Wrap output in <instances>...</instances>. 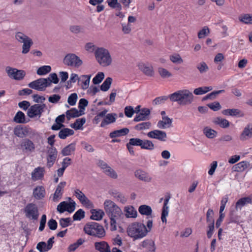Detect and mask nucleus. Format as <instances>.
<instances>
[{
    "label": "nucleus",
    "instance_id": "obj_1",
    "mask_svg": "<svg viewBox=\"0 0 252 252\" xmlns=\"http://www.w3.org/2000/svg\"><path fill=\"white\" fill-rule=\"evenodd\" d=\"M105 212L110 219V230H117V220L123 216L122 209L113 201L106 199L103 203Z\"/></svg>",
    "mask_w": 252,
    "mask_h": 252
},
{
    "label": "nucleus",
    "instance_id": "obj_2",
    "mask_svg": "<svg viewBox=\"0 0 252 252\" xmlns=\"http://www.w3.org/2000/svg\"><path fill=\"white\" fill-rule=\"evenodd\" d=\"M172 102H176L182 106L190 104L193 101L192 93L187 89L178 90L169 95Z\"/></svg>",
    "mask_w": 252,
    "mask_h": 252
},
{
    "label": "nucleus",
    "instance_id": "obj_3",
    "mask_svg": "<svg viewBox=\"0 0 252 252\" xmlns=\"http://www.w3.org/2000/svg\"><path fill=\"white\" fill-rule=\"evenodd\" d=\"M126 233L133 240L142 239L147 235L146 226L141 222L131 223L127 226Z\"/></svg>",
    "mask_w": 252,
    "mask_h": 252
},
{
    "label": "nucleus",
    "instance_id": "obj_4",
    "mask_svg": "<svg viewBox=\"0 0 252 252\" xmlns=\"http://www.w3.org/2000/svg\"><path fill=\"white\" fill-rule=\"evenodd\" d=\"M94 57L98 64L104 67L112 64L113 59L109 50L104 47H97L94 51Z\"/></svg>",
    "mask_w": 252,
    "mask_h": 252
},
{
    "label": "nucleus",
    "instance_id": "obj_5",
    "mask_svg": "<svg viewBox=\"0 0 252 252\" xmlns=\"http://www.w3.org/2000/svg\"><path fill=\"white\" fill-rule=\"evenodd\" d=\"M15 41L20 44H23L22 46V53L26 54L28 53L33 45L32 39L26 34L22 32H16L14 33Z\"/></svg>",
    "mask_w": 252,
    "mask_h": 252
},
{
    "label": "nucleus",
    "instance_id": "obj_6",
    "mask_svg": "<svg viewBox=\"0 0 252 252\" xmlns=\"http://www.w3.org/2000/svg\"><path fill=\"white\" fill-rule=\"evenodd\" d=\"M84 231L89 235L98 238H102L105 235L103 227L96 222H92L87 223L84 227Z\"/></svg>",
    "mask_w": 252,
    "mask_h": 252
},
{
    "label": "nucleus",
    "instance_id": "obj_7",
    "mask_svg": "<svg viewBox=\"0 0 252 252\" xmlns=\"http://www.w3.org/2000/svg\"><path fill=\"white\" fill-rule=\"evenodd\" d=\"M64 65L74 68H78L83 64L80 58L73 53H69L65 56L63 59Z\"/></svg>",
    "mask_w": 252,
    "mask_h": 252
},
{
    "label": "nucleus",
    "instance_id": "obj_8",
    "mask_svg": "<svg viewBox=\"0 0 252 252\" xmlns=\"http://www.w3.org/2000/svg\"><path fill=\"white\" fill-rule=\"evenodd\" d=\"M5 71L7 76L11 79L17 81L23 80L26 76V73L23 70H19L15 68L10 66H7L5 68Z\"/></svg>",
    "mask_w": 252,
    "mask_h": 252
},
{
    "label": "nucleus",
    "instance_id": "obj_9",
    "mask_svg": "<svg viewBox=\"0 0 252 252\" xmlns=\"http://www.w3.org/2000/svg\"><path fill=\"white\" fill-rule=\"evenodd\" d=\"M138 69L142 72L145 75L152 77L155 75V70L153 65L145 61H140L137 63Z\"/></svg>",
    "mask_w": 252,
    "mask_h": 252
},
{
    "label": "nucleus",
    "instance_id": "obj_10",
    "mask_svg": "<svg viewBox=\"0 0 252 252\" xmlns=\"http://www.w3.org/2000/svg\"><path fill=\"white\" fill-rule=\"evenodd\" d=\"M26 218L30 220H37L39 216L37 207L35 204L29 203L24 209Z\"/></svg>",
    "mask_w": 252,
    "mask_h": 252
},
{
    "label": "nucleus",
    "instance_id": "obj_11",
    "mask_svg": "<svg viewBox=\"0 0 252 252\" xmlns=\"http://www.w3.org/2000/svg\"><path fill=\"white\" fill-rule=\"evenodd\" d=\"M45 107L46 105L45 104H34L28 109L27 115L30 118H40Z\"/></svg>",
    "mask_w": 252,
    "mask_h": 252
},
{
    "label": "nucleus",
    "instance_id": "obj_12",
    "mask_svg": "<svg viewBox=\"0 0 252 252\" xmlns=\"http://www.w3.org/2000/svg\"><path fill=\"white\" fill-rule=\"evenodd\" d=\"M47 81L45 78H41L30 83L28 86L32 89L43 91L49 87V83Z\"/></svg>",
    "mask_w": 252,
    "mask_h": 252
},
{
    "label": "nucleus",
    "instance_id": "obj_13",
    "mask_svg": "<svg viewBox=\"0 0 252 252\" xmlns=\"http://www.w3.org/2000/svg\"><path fill=\"white\" fill-rule=\"evenodd\" d=\"M73 195L79 200L84 206L88 208L93 207V203L86 197L85 194L79 189H75L73 191Z\"/></svg>",
    "mask_w": 252,
    "mask_h": 252
},
{
    "label": "nucleus",
    "instance_id": "obj_14",
    "mask_svg": "<svg viewBox=\"0 0 252 252\" xmlns=\"http://www.w3.org/2000/svg\"><path fill=\"white\" fill-rule=\"evenodd\" d=\"M98 165L107 176L114 179H117L118 174L117 172L105 162L103 160H99Z\"/></svg>",
    "mask_w": 252,
    "mask_h": 252
},
{
    "label": "nucleus",
    "instance_id": "obj_15",
    "mask_svg": "<svg viewBox=\"0 0 252 252\" xmlns=\"http://www.w3.org/2000/svg\"><path fill=\"white\" fill-rule=\"evenodd\" d=\"M75 202L72 200L69 202L63 201L57 206V210L60 213L65 211L72 213L75 210Z\"/></svg>",
    "mask_w": 252,
    "mask_h": 252
},
{
    "label": "nucleus",
    "instance_id": "obj_16",
    "mask_svg": "<svg viewBox=\"0 0 252 252\" xmlns=\"http://www.w3.org/2000/svg\"><path fill=\"white\" fill-rule=\"evenodd\" d=\"M20 146L22 151L25 153H34L36 147L35 143L31 139L28 138L22 141Z\"/></svg>",
    "mask_w": 252,
    "mask_h": 252
},
{
    "label": "nucleus",
    "instance_id": "obj_17",
    "mask_svg": "<svg viewBox=\"0 0 252 252\" xmlns=\"http://www.w3.org/2000/svg\"><path fill=\"white\" fill-rule=\"evenodd\" d=\"M14 134L20 138H24L32 133V129L27 126L18 125L13 130Z\"/></svg>",
    "mask_w": 252,
    "mask_h": 252
},
{
    "label": "nucleus",
    "instance_id": "obj_18",
    "mask_svg": "<svg viewBox=\"0 0 252 252\" xmlns=\"http://www.w3.org/2000/svg\"><path fill=\"white\" fill-rule=\"evenodd\" d=\"M147 136L150 138L156 139L161 142H165L167 138L165 131L158 129L148 132Z\"/></svg>",
    "mask_w": 252,
    "mask_h": 252
},
{
    "label": "nucleus",
    "instance_id": "obj_19",
    "mask_svg": "<svg viewBox=\"0 0 252 252\" xmlns=\"http://www.w3.org/2000/svg\"><path fill=\"white\" fill-rule=\"evenodd\" d=\"M54 237L50 238L48 240L47 244L44 242H40L38 243L36 246V249L40 252H46L50 250L52 248L53 244L54 243Z\"/></svg>",
    "mask_w": 252,
    "mask_h": 252
},
{
    "label": "nucleus",
    "instance_id": "obj_20",
    "mask_svg": "<svg viewBox=\"0 0 252 252\" xmlns=\"http://www.w3.org/2000/svg\"><path fill=\"white\" fill-rule=\"evenodd\" d=\"M117 115L116 113H109L106 114L105 116L102 118L100 126L104 127L105 126L112 124L116 122Z\"/></svg>",
    "mask_w": 252,
    "mask_h": 252
},
{
    "label": "nucleus",
    "instance_id": "obj_21",
    "mask_svg": "<svg viewBox=\"0 0 252 252\" xmlns=\"http://www.w3.org/2000/svg\"><path fill=\"white\" fill-rule=\"evenodd\" d=\"M57 151L55 147H51L48 150L47 166L51 167L55 162L57 157Z\"/></svg>",
    "mask_w": 252,
    "mask_h": 252
},
{
    "label": "nucleus",
    "instance_id": "obj_22",
    "mask_svg": "<svg viewBox=\"0 0 252 252\" xmlns=\"http://www.w3.org/2000/svg\"><path fill=\"white\" fill-rule=\"evenodd\" d=\"M135 177L139 180L146 183L151 182L152 177L146 172L142 170H137L134 172Z\"/></svg>",
    "mask_w": 252,
    "mask_h": 252
},
{
    "label": "nucleus",
    "instance_id": "obj_23",
    "mask_svg": "<svg viewBox=\"0 0 252 252\" xmlns=\"http://www.w3.org/2000/svg\"><path fill=\"white\" fill-rule=\"evenodd\" d=\"M252 138V124L247 125L240 135V139L245 141Z\"/></svg>",
    "mask_w": 252,
    "mask_h": 252
},
{
    "label": "nucleus",
    "instance_id": "obj_24",
    "mask_svg": "<svg viewBox=\"0 0 252 252\" xmlns=\"http://www.w3.org/2000/svg\"><path fill=\"white\" fill-rule=\"evenodd\" d=\"M45 169L44 167L35 168L31 173V179L33 181L42 180L44 177Z\"/></svg>",
    "mask_w": 252,
    "mask_h": 252
},
{
    "label": "nucleus",
    "instance_id": "obj_25",
    "mask_svg": "<svg viewBox=\"0 0 252 252\" xmlns=\"http://www.w3.org/2000/svg\"><path fill=\"white\" fill-rule=\"evenodd\" d=\"M33 196L37 200H41L44 198L46 195V190L42 186H38L33 190Z\"/></svg>",
    "mask_w": 252,
    "mask_h": 252
},
{
    "label": "nucleus",
    "instance_id": "obj_26",
    "mask_svg": "<svg viewBox=\"0 0 252 252\" xmlns=\"http://www.w3.org/2000/svg\"><path fill=\"white\" fill-rule=\"evenodd\" d=\"M65 185V182H62L58 185L53 197V200L54 202H57L61 198L63 191Z\"/></svg>",
    "mask_w": 252,
    "mask_h": 252
},
{
    "label": "nucleus",
    "instance_id": "obj_27",
    "mask_svg": "<svg viewBox=\"0 0 252 252\" xmlns=\"http://www.w3.org/2000/svg\"><path fill=\"white\" fill-rule=\"evenodd\" d=\"M172 119L167 116H163L162 120L158 121L157 126L160 129L169 128L172 125Z\"/></svg>",
    "mask_w": 252,
    "mask_h": 252
},
{
    "label": "nucleus",
    "instance_id": "obj_28",
    "mask_svg": "<svg viewBox=\"0 0 252 252\" xmlns=\"http://www.w3.org/2000/svg\"><path fill=\"white\" fill-rule=\"evenodd\" d=\"M150 111L149 109H142L140 111V113L136 115L133 121L136 122L141 121H144L147 119L148 116L150 115Z\"/></svg>",
    "mask_w": 252,
    "mask_h": 252
},
{
    "label": "nucleus",
    "instance_id": "obj_29",
    "mask_svg": "<svg viewBox=\"0 0 252 252\" xmlns=\"http://www.w3.org/2000/svg\"><path fill=\"white\" fill-rule=\"evenodd\" d=\"M138 211L140 214L147 216L148 219L152 218V209L148 205H142L140 206Z\"/></svg>",
    "mask_w": 252,
    "mask_h": 252
},
{
    "label": "nucleus",
    "instance_id": "obj_30",
    "mask_svg": "<svg viewBox=\"0 0 252 252\" xmlns=\"http://www.w3.org/2000/svg\"><path fill=\"white\" fill-rule=\"evenodd\" d=\"M124 211L126 217L127 218H135L137 217V211L132 206H125Z\"/></svg>",
    "mask_w": 252,
    "mask_h": 252
},
{
    "label": "nucleus",
    "instance_id": "obj_31",
    "mask_svg": "<svg viewBox=\"0 0 252 252\" xmlns=\"http://www.w3.org/2000/svg\"><path fill=\"white\" fill-rule=\"evenodd\" d=\"M91 75H82L80 77L79 81L81 88L83 90L87 89L90 85Z\"/></svg>",
    "mask_w": 252,
    "mask_h": 252
},
{
    "label": "nucleus",
    "instance_id": "obj_32",
    "mask_svg": "<svg viewBox=\"0 0 252 252\" xmlns=\"http://www.w3.org/2000/svg\"><path fill=\"white\" fill-rule=\"evenodd\" d=\"M95 249L100 252H111L110 247L107 243L102 241L94 244Z\"/></svg>",
    "mask_w": 252,
    "mask_h": 252
},
{
    "label": "nucleus",
    "instance_id": "obj_33",
    "mask_svg": "<svg viewBox=\"0 0 252 252\" xmlns=\"http://www.w3.org/2000/svg\"><path fill=\"white\" fill-rule=\"evenodd\" d=\"M169 200V198H166L164 201L163 207L162 208V214L161 216V219L163 222H166V217L168 215V209L169 207L168 206V203Z\"/></svg>",
    "mask_w": 252,
    "mask_h": 252
},
{
    "label": "nucleus",
    "instance_id": "obj_34",
    "mask_svg": "<svg viewBox=\"0 0 252 252\" xmlns=\"http://www.w3.org/2000/svg\"><path fill=\"white\" fill-rule=\"evenodd\" d=\"M75 150V144L71 143L65 146L61 151V154L63 156L71 155Z\"/></svg>",
    "mask_w": 252,
    "mask_h": 252
},
{
    "label": "nucleus",
    "instance_id": "obj_35",
    "mask_svg": "<svg viewBox=\"0 0 252 252\" xmlns=\"http://www.w3.org/2000/svg\"><path fill=\"white\" fill-rule=\"evenodd\" d=\"M252 203V199L250 197H243L239 199L236 204V209H241V208L247 204Z\"/></svg>",
    "mask_w": 252,
    "mask_h": 252
},
{
    "label": "nucleus",
    "instance_id": "obj_36",
    "mask_svg": "<svg viewBox=\"0 0 252 252\" xmlns=\"http://www.w3.org/2000/svg\"><path fill=\"white\" fill-rule=\"evenodd\" d=\"M104 216V212L101 209L92 210L91 218L96 220H101Z\"/></svg>",
    "mask_w": 252,
    "mask_h": 252
},
{
    "label": "nucleus",
    "instance_id": "obj_37",
    "mask_svg": "<svg viewBox=\"0 0 252 252\" xmlns=\"http://www.w3.org/2000/svg\"><path fill=\"white\" fill-rule=\"evenodd\" d=\"M203 134L208 138L213 139L215 138L218 134V132L212 129L211 128L206 126L203 129Z\"/></svg>",
    "mask_w": 252,
    "mask_h": 252
},
{
    "label": "nucleus",
    "instance_id": "obj_38",
    "mask_svg": "<svg viewBox=\"0 0 252 252\" xmlns=\"http://www.w3.org/2000/svg\"><path fill=\"white\" fill-rule=\"evenodd\" d=\"M74 134V131L68 128L62 129L59 132L58 136L62 139H64L67 137L71 136Z\"/></svg>",
    "mask_w": 252,
    "mask_h": 252
},
{
    "label": "nucleus",
    "instance_id": "obj_39",
    "mask_svg": "<svg viewBox=\"0 0 252 252\" xmlns=\"http://www.w3.org/2000/svg\"><path fill=\"white\" fill-rule=\"evenodd\" d=\"M13 120L15 122L18 124H25L28 122L26 120L25 114L22 111H18L14 117Z\"/></svg>",
    "mask_w": 252,
    "mask_h": 252
},
{
    "label": "nucleus",
    "instance_id": "obj_40",
    "mask_svg": "<svg viewBox=\"0 0 252 252\" xmlns=\"http://www.w3.org/2000/svg\"><path fill=\"white\" fill-rule=\"evenodd\" d=\"M141 149L152 151L155 149V146L153 142L148 139L142 140Z\"/></svg>",
    "mask_w": 252,
    "mask_h": 252
},
{
    "label": "nucleus",
    "instance_id": "obj_41",
    "mask_svg": "<svg viewBox=\"0 0 252 252\" xmlns=\"http://www.w3.org/2000/svg\"><path fill=\"white\" fill-rule=\"evenodd\" d=\"M129 132V129L127 128H124L121 129L115 130L111 132L109 136L111 138H114L126 135Z\"/></svg>",
    "mask_w": 252,
    "mask_h": 252
},
{
    "label": "nucleus",
    "instance_id": "obj_42",
    "mask_svg": "<svg viewBox=\"0 0 252 252\" xmlns=\"http://www.w3.org/2000/svg\"><path fill=\"white\" fill-rule=\"evenodd\" d=\"M238 19L240 22L245 24H252V14H242L239 16Z\"/></svg>",
    "mask_w": 252,
    "mask_h": 252
},
{
    "label": "nucleus",
    "instance_id": "obj_43",
    "mask_svg": "<svg viewBox=\"0 0 252 252\" xmlns=\"http://www.w3.org/2000/svg\"><path fill=\"white\" fill-rule=\"evenodd\" d=\"M214 123L222 128H227L229 126V122L227 120L220 117L215 118Z\"/></svg>",
    "mask_w": 252,
    "mask_h": 252
},
{
    "label": "nucleus",
    "instance_id": "obj_44",
    "mask_svg": "<svg viewBox=\"0 0 252 252\" xmlns=\"http://www.w3.org/2000/svg\"><path fill=\"white\" fill-rule=\"evenodd\" d=\"M213 89L212 87H201L196 88L193 91V93L195 95H202L207 93Z\"/></svg>",
    "mask_w": 252,
    "mask_h": 252
},
{
    "label": "nucleus",
    "instance_id": "obj_45",
    "mask_svg": "<svg viewBox=\"0 0 252 252\" xmlns=\"http://www.w3.org/2000/svg\"><path fill=\"white\" fill-rule=\"evenodd\" d=\"M158 73L162 78L166 79L171 77L173 75L171 72L163 67H159Z\"/></svg>",
    "mask_w": 252,
    "mask_h": 252
},
{
    "label": "nucleus",
    "instance_id": "obj_46",
    "mask_svg": "<svg viewBox=\"0 0 252 252\" xmlns=\"http://www.w3.org/2000/svg\"><path fill=\"white\" fill-rule=\"evenodd\" d=\"M170 61L175 64H182L183 62V59L181 56L177 53L173 54L169 56Z\"/></svg>",
    "mask_w": 252,
    "mask_h": 252
},
{
    "label": "nucleus",
    "instance_id": "obj_47",
    "mask_svg": "<svg viewBox=\"0 0 252 252\" xmlns=\"http://www.w3.org/2000/svg\"><path fill=\"white\" fill-rule=\"evenodd\" d=\"M196 68L198 70L200 73L203 74L206 73L209 70V66L207 63L202 61L199 63L196 66Z\"/></svg>",
    "mask_w": 252,
    "mask_h": 252
},
{
    "label": "nucleus",
    "instance_id": "obj_48",
    "mask_svg": "<svg viewBox=\"0 0 252 252\" xmlns=\"http://www.w3.org/2000/svg\"><path fill=\"white\" fill-rule=\"evenodd\" d=\"M241 113V111L238 109H227L222 111L223 115L231 116H239Z\"/></svg>",
    "mask_w": 252,
    "mask_h": 252
},
{
    "label": "nucleus",
    "instance_id": "obj_49",
    "mask_svg": "<svg viewBox=\"0 0 252 252\" xmlns=\"http://www.w3.org/2000/svg\"><path fill=\"white\" fill-rule=\"evenodd\" d=\"M82 114L81 111H79L74 108L68 110L66 112V115L68 119H70V118L79 117L82 115Z\"/></svg>",
    "mask_w": 252,
    "mask_h": 252
},
{
    "label": "nucleus",
    "instance_id": "obj_50",
    "mask_svg": "<svg viewBox=\"0 0 252 252\" xmlns=\"http://www.w3.org/2000/svg\"><path fill=\"white\" fill-rule=\"evenodd\" d=\"M210 33V30L207 26H204L200 30L198 33L197 36L199 39H202L208 36Z\"/></svg>",
    "mask_w": 252,
    "mask_h": 252
},
{
    "label": "nucleus",
    "instance_id": "obj_51",
    "mask_svg": "<svg viewBox=\"0 0 252 252\" xmlns=\"http://www.w3.org/2000/svg\"><path fill=\"white\" fill-rule=\"evenodd\" d=\"M108 110L104 109L103 111L98 113L94 118L93 123L95 125L98 124L101 121V119L105 116Z\"/></svg>",
    "mask_w": 252,
    "mask_h": 252
},
{
    "label": "nucleus",
    "instance_id": "obj_52",
    "mask_svg": "<svg viewBox=\"0 0 252 252\" xmlns=\"http://www.w3.org/2000/svg\"><path fill=\"white\" fill-rule=\"evenodd\" d=\"M108 5L112 8L116 9L118 10H121L122 6L118 0H107Z\"/></svg>",
    "mask_w": 252,
    "mask_h": 252
},
{
    "label": "nucleus",
    "instance_id": "obj_53",
    "mask_svg": "<svg viewBox=\"0 0 252 252\" xmlns=\"http://www.w3.org/2000/svg\"><path fill=\"white\" fill-rule=\"evenodd\" d=\"M112 82V79L111 77H107L100 86L101 91L106 92L110 88Z\"/></svg>",
    "mask_w": 252,
    "mask_h": 252
},
{
    "label": "nucleus",
    "instance_id": "obj_54",
    "mask_svg": "<svg viewBox=\"0 0 252 252\" xmlns=\"http://www.w3.org/2000/svg\"><path fill=\"white\" fill-rule=\"evenodd\" d=\"M86 123V119L82 118L78 119L76 120L75 122L72 124L71 127L75 129H82L83 125Z\"/></svg>",
    "mask_w": 252,
    "mask_h": 252
},
{
    "label": "nucleus",
    "instance_id": "obj_55",
    "mask_svg": "<svg viewBox=\"0 0 252 252\" xmlns=\"http://www.w3.org/2000/svg\"><path fill=\"white\" fill-rule=\"evenodd\" d=\"M51 70V67L49 65H44L40 67L37 70V74L39 75H44L50 72Z\"/></svg>",
    "mask_w": 252,
    "mask_h": 252
},
{
    "label": "nucleus",
    "instance_id": "obj_56",
    "mask_svg": "<svg viewBox=\"0 0 252 252\" xmlns=\"http://www.w3.org/2000/svg\"><path fill=\"white\" fill-rule=\"evenodd\" d=\"M45 79H47V82L49 83V87L51 86L52 83L56 84L59 81L57 75L55 73H51L49 77L45 78Z\"/></svg>",
    "mask_w": 252,
    "mask_h": 252
},
{
    "label": "nucleus",
    "instance_id": "obj_57",
    "mask_svg": "<svg viewBox=\"0 0 252 252\" xmlns=\"http://www.w3.org/2000/svg\"><path fill=\"white\" fill-rule=\"evenodd\" d=\"M151 126V123L149 122H142L135 126V129L137 130L148 129Z\"/></svg>",
    "mask_w": 252,
    "mask_h": 252
},
{
    "label": "nucleus",
    "instance_id": "obj_58",
    "mask_svg": "<svg viewBox=\"0 0 252 252\" xmlns=\"http://www.w3.org/2000/svg\"><path fill=\"white\" fill-rule=\"evenodd\" d=\"M69 31L74 34H78L83 32V28L79 25H73L69 27Z\"/></svg>",
    "mask_w": 252,
    "mask_h": 252
},
{
    "label": "nucleus",
    "instance_id": "obj_59",
    "mask_svg": "<svg viewBox=\"0 0 252 252\" xmlns=\"http://www.w3.org/2000/svg\"><path fill=\"white\" fill-rule=\"evenodd\" d=\"M104 78V74L102 72H99L93 79V83L95 84H98L101 82Z\"/></svg>",
    "mask_w": 252,
    "mask_h": 252
},
{
    "label": "nucleus",
    "instance_id": "obj_60",
    "mask_svg": "<svg viewBox=\"0 0 252 252\" xmlns=\"http://www.w3.org/2000/svg\"><path fill=\"white\" fill-rule=\"evenodd\" d=\"M85 216V212L82 209L78 210L73 215V220H79L83 219Z\"/></svg>",
    "mask_w": 252,
    "mask_h": 252
},
{
    "label": "nucleus",
    "instance_id": "obj_61",
    "mask_svg": "<svg viewBox=\"0 0 252 252\" xmlns=\"http://www.w3.org/2000/svg\"><path fill=\"white\" fill-rule=\"evenodd\" d=\"M77 98V94L76 93L71 94L67 99L68 104L71 106L74 105L76 104Z\"/></svg>",
    "mask_w": 252,
    "mask_h": 252
},
{
    "label": "nucleus",
    "instance_id": "obj_62",
    "mask_svg": "<svg viewBox=\"0 0 252 252\" xmlns=\"http://www.w3.org/2000/svg\"><path fill=\"white\" fill-rule=\"evenodd\" d=\"M142 140L139 138H131L129 139V145L131 146H140L141 147Z\"/></svg>",
    "mask_w": 252,
    "mask_h": 252
},
{
    "label": "nucleus",
    "instance_id": "obj_63",
    "mask_svg": "<svg viewBox=\"0 0 252 252\" xmlns=\"http://www.w3.org/2000/svg\"><path fill=\"white\" fill-rule=\"evenodd\" d=\"M207 106L212 110L217 111L220 110L221 108L220 103L217 101L214 102L213 103H209Z\"/></svg>",
    "mask_w": 252,
    "mask_h": 252
},
{
    "label": "nucleus",
    "instance_id": "obj_64",
    "mask_svg": "<svg viewBox=\"0 0 252 252\" xmlns=\"http://www.w3.org/2000/svg\"><path fill=\"white\" fill-rule=\"evenodd\" d=\"M71 219L69 218H62L59 221L60 225L63 228L66 227L70 224Z\"/></svg>",
    "mask_w": 252,
    "mask_h": 252
}]
</instances>
